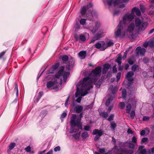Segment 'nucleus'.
Wrapping results in <instances>:
<instances>
[{
    "label": "nucleus",
    "instance_id": "nucleus-1",
    "mask_svg": "<svg viewBox=\"0 0 154 154\" xmlns=\"http://www.w3.org/2000/svg\"><path fill=\"white\" fill-rule=\"evenodd\" d=\"M62 68L59 70L55 75V78L53 81H50L47 82V87L49 88L53 87L54 89L58 90L59 87L62 84V79H60V78L63 76V82H66L69 77L70 73L64 71V67L62 66Z\"/></svg>",
    "mask_w": 154,
    "mask_h": 154
},
{
    "label": "nucleus",
    "instance_id": "nucleus-34",
    "mask_svg": "<svg viewBox=\"0 0 154 154\" xmlns=\"http://www.w3.org/2000/svg\"><path fill=\"white\" fill-rule=\"evenodd\" d=\"M14 90L16 91V96L18 97V85L16 82L15 83Z\"/></svg>",
    "mask_w": 154,
    "mask_h": 154
},
{
    "label": "nucleus",
    "instance_id": "nucleus-11",
    "mask_svg": "<svg viewBox=\"0 0 154 154\" xmlns=\"http://www.w3.org/2000/svg\"><path fill=\"white\" fill-rule=\"evenodd\" d=\"M101 24L100 22L98 21H96L95 23V25L93 27L92 29H91L90 26H89V27L87 28V29H89L90 30H91L93 34H94L100 28Z\"/></svg>",
    "mask_w": 154,
    "mask_h": 154
},
{
    "label": "nucleus",
    "instance_id": "nucleus-62",
    "mask_svg": "<svg viewBox=\"0 0 154 154\" xmlns=\"http://www.w3.org/2000/svg\"><path fill=\"white\" fill-rule=\"evenodd\" d=\"M144 147V146H140L138 148V149L137 151V152H139L140 151H141V150H142V149H143Z\"/></svg>",
    "mask_w": 154,
    "mask_h": 154
},
{
    "label": "nucleus",
    "instance_id": "nucleus-29",
    "mask_svg": "<svg viewBox=\"0 0 154 154\" xmlns=\"http://www.w3.org/2000/svg\"><path fill=\"white\" fill-rule=\"evenodd\" d=\"M110 126V127L112 130V131H114L115 130L117 125L115 122L113 121L111 122Z\"/></svg>",
    "mask_w": 154,
    "mask_h": 154
},
{
    "label": "nucleus",
    "instance_id": "nucleus-22",
    "mask_svg": "<svg viewBox=\"0 0 154 154\" xmlns=\"http://www.w3.org/2000/svg\"><path fill=\"white\" fill-rule=\"evenodd\" d=\"M83 109L82 106L78 105L75 106L74 110L75 111L76 113H79L82 111Z\"/></svg>",
    "mask_w": 154,
    "mask_h": 154
},
{
    "label": "nucleus",
    "instance_id": "nucleus-46",
    "mask_svg": "<svg viewBox=\"0 0 154 154\" xmlns=\"http://www.w3.org/2000/svg\"><path fill=\"white\" fill-rule=\"evenodd\" d=\"M59 63H57L56 64L53 65L52 66V68L53 69L55 70L59 67Z\"/></svg>",
    "mask_w": 154,
    "mask_h": 154
},
{
    "label": "nucleus",
    "instance_id": "nucleus-47",
    "mask_svg": "<svg viewBox=\"0 0 154 154\" xmlns=\"http://www.w3.org/2000/svg\"><path fill=\"white\" fill-rule=\"evenodd\" d=\"M114 116V114H112L110 115L108 119V120L109 121H111L113 120Z\"/></svg>",
    "mask_w": 154,
    "mask_h": 154
},
{
    "label": "nucleus",
    "instance_id": "nucleus-56",
    "mask_svg": "<svg viewBox=\"0 0 154 154\" xmlns=\"http://www.w3.org/2000/svg\"><path fill=\"white\" fill-rule=\"evenodd\" d=\"M121 76V72H119L117 73L116 75V78H117V80L118 81L120 79Z\"/></svg>",
    "mask_w": 154,
    "mask_h": 154
},
{
    "label": "nucleus",
    "instance_id": "nucleus-49",
    "mask_svg": "<svg viewBox=\"0 0 154 154\" xmlns=\"http://www.w3.org/2000/svg\"><path fill=\"white\" fill-rule=\"evenodd\" d=\"M93 105L94 103H92L89 105L86 106H85V109H91L93 107Z\"/></svg>",
    "mask_w": 154,
    "mask_h": 154
},
{
    "label": "nucleus",
    "instance_id": "nucleus-61",
    "mask_svg": "<svg viewBox=\"0 0 154 154\" xmlns=\"http://www.w3.org/2000/svg\"><path fill=\"white\" fill-rule=\"evenodd\" d=\"M146 134V131L144 130H142L140 132V135L141 136H143Z\"/></svg>",
    "mask_w": 154,
    "mask_h": 154
},
{
    "label": "nucleus",
    "instance_id": "nucleus-7",
    "mask_svg": "<svg viewBox=\"0 0 154 154\" xmlns=\"http://www.w3.org/2000/svg\"><path fill=\"white\" fill-rule=\"evenodd\" d=\"M102 72V68L99 66L96 67L91 72L88 76L91 79H94L95 83L97 80H98L100 78Z\"/></svg>",
    "mask_w": 154,
    "mask_h": 154
},
{
    "label": "nucleus",
    "instance_id": "nucleus-14",
    "mask_svg": "<svg viewBox=\"0 0 154 154\" xmlns=\"http://www.w3.org/2000/svg\"><path fill=\"white\" fill-rule=\"evenodd\" d=\"M134 75V73L133 71H130L128 72L126 76V78L129 82H132L133 81V79L132 78Z\"/></svg>",
    "mask_w": 154,
    "mask_h": 154
},
{
    "label": "nucleus",
    "instance_id": "nucleus-19",
    "mask_svg": "<svg viewBox=\"0 0 154 154\" xmlns=\"http://www.w3.org/2000/svg\"><path fill=\"white\" fill-rule=\"evenodd\" d=\"M103 133V131L102 130H99L98 129H95L93 130V134L94 135H96L101 137Z\"/></svg>",
    "mask_w": 154,
    "mask_h": 154
},
{
    "label": "nucleus",
    "instance_id": "nucleus-54",
    "mask_svg": "<svg viewBox=\"0 0 154 154\" xmlns=\"http://www.w3.org/2000/svg\"><path fill=\"white\" fill-rule=\"evenodd\" d=\"M91 127L88 125H86L85 126L84 130L86 131H89L91 129Z\"/></svg>",
    "mask_w": 154,
    "mask_h": 154
},
{
    "label": "nucleus",
    "instance_id": "nucleus-4",
    "mask_svg": "<svg viewBox=\"0 0 154 154\" xmlns=\"http://www.w3.org/2000/svg\"><path fill=\"white\" fill-rule=\"evenodd\" d=\"M97 80L95 83L94 79H91L89 76H87L85 77L81 81V83H83L87 88L88 86H91V87L89 88L90 90L93 87V83H94V85H96L97 87L99 88L100 87L101 84L102 83V80L100 79L97 82Z\"/></svg>",
    "mask_w": 154,
    "mask_h": 154
},
{
    "label": "nucleus",
    "instance_id": "nucleus-12",
    "mask_svg": "<svg viewBox=\"0 0 154 154\" xmlns=\"http://www.w3.org/2000/svg\"><path fill=\"white\" fill-rule=\"evenodd\" d=\"M93 6V4L92 3H90L86 6H83L81 10V14L82 16L85 15L86 13V11L90 8Z\"/></svg>",
    "mask_w": 154,
    "mask_h": 154
},
{
    "label": "nucleus",
    "instance_id": "nucleus-27",
    "mask_svg": "<svg viewBox=\"0 0 154 154\" xmlns=\"http://www.w3.org/2000/svg\"><path fill=\"white\" fill-rule=\"evenodd\" d=\"M89 136L88 133L86 131L83 132L81 134V137L83 140H85Z\"/></svg>",
    "mask_w": 154,
    "mask_h": 154
},
{
    "label": "nucleus",
    "instance_id": "nucleus-32",
    "mask_svg": "<svg viewBox=\"0 0 154 154\" xmlns=\"http://www.w3.org/2000/svg\"><path fill=\"white\" fill-rule=\"evenodd\" d=\"M131 48L132 47L130 46L127 50L125 51L123 57V59H125L126 58L128 54V53L130 50L131 49Z\"/></svg>",
    "mask_w": 154,
    "mask_h": 154
},
{
    "label": "nucleus",
    "instance_id": "nucleus-53",
    "mask_svg": "<svg viewBox=\"0 0 154 154\" xmlns=\"http://www.w3.org/2000/svg\"><path fill=\"white\" fill-rule=\"evenodd\" d=\"M148 140V138L146 137H144L141 140V143H143L146 142Z\"/></svg>",
    "mask_w": 154,
    "mask_h": 154
},
{
    "label": "nucleus",
    "instance_id": "nucleus-57",
    "mask_svg": "<svg viewBox=\"0 0 154 154\" xmlns=\"http://www.w3.org/2000/svg\"><path fill=\"white\" fill-rule=\"evenodd\" d=\"M25 150L27 152H29L31 151V147L29 146H28L25 148Z\"/></svg>",
    "mask_w": 154,
    "mask_h": 154
},
{
    "label": "nucleus",
    "instance_id": "nucleus-20",
    "mask_svg": "<svg viewBox=\"0 0 154 154\" xmlns=\"http://www.w3.org/2000/svg\"><path fill=\"white\" fill-rule=\"evenodd\" d=\"M148 25V23L147 22H142L140 25L139 28L141 31H144L147 27Z\"/></svg>",
    "mask_w": 154,
    "mask_h": 154
},
{
    "label": "nucleus",
    "instance_id": "nucleus-44",
    "mask_svg": "<svg viewBox=\"0 0 154 154\" xmlns=\"http://www.w3.org/2000/svg\"><path fill=\"white\" fill-rule=\"evenodd\" d=\"M137 154H146V151L145 149H142V150L138 152H136L135 154H137Z\"/></svg>",
    "mask_w": 154,
    "mask_h": 154
},
{
    "label": "nucleus",
    "instance_id": "nucleus-21",
    "mask_svg": "<svg viewBox=\"0 0 154 154\" xmlns=\"http://www.w3.org/2000/svg\"><path fill=\"white\" fill-rule=\"evenodd\" d=\"M132 13H134L135 12L136 14L138 16H140L141 15V13L140 10L136 7H134L131 10Z\"/></svg>",
    "mask_w": 154,
    "mask_h": 154
},
{
    "label": "nucleus",
    "instance_id": "nucleus-41",
    "mask_svg": "<svg viewBox=\"0 0 154 154\" xmlns=\"http://www.w3.org/2000/svg\"><path fill=\"white\" fill-rule=\"evenodd\" d=\"M114 45V43L112 42L109 41L108 42L107 44L105 45V47H106L107 48L108 47H110L112 46H113Z\"/></svg>",
    "mask_w": 154,
    "mask_h": 154
},
{
    "label": "nucleus",
    "instance_id": "nucleus-31",
    "mask_svg": "<svg viewBox=\"0 0 154 154\" xmlns=\"http://www.w3.org/2000/svg\"><path fill=\"white\" fill-rule=\"evenodd\" d=\"M100 115L103 118H106L108 116V114L105 111H103L100 113Z\"/></svg>",
    "mask_w": 154,
    "mask_h": 154
},
{
    "label": "nucleus",
    "instance_id": "nucleus-55",
    "mask_svg": "<svg viewBox=\"0 0 154 154\" xmlns=\"http://www.w3.org/2000/svg\"><path fill=\"white\" fill-rule=\"evenodd\" d=\"M117 70L116 66H114L112 67V72L114 73L117 72Z\"/></svg>",
    "mask_w": 154,
    "mask_h": 154
},
{
    "label": "nucleus",
    "instance_id": "nucleus-39",
    "mask_svg": "<svg viewBox=\"0 0 154 154\" xmlns=\"http://www.w3.org/2000/svg\"><path fill=\"white\" fill-rule=\"evenodd\" d=\"M71 128H70V131H69V133L70 134H72L73 133V132H76L78 131V130H75V128L74 127L75 126H71Z\"/></svg>",
    "mask_w": 154,
    "mask_h": 154
},
{
    "label": "nucleus",
    "instance_id": "nucleus-30",
    "mask_svg": "<svg viewBox=\"0 0 154 154\" xmlns=\"http://www.w3.org/2000/svg\"><path fill=\"white\" fill-rule=\"evenodd\" d=\"M80 135V133L79 132L72 134V136L75 140H78L79 139Z\"/></svg>",
    "mask_w": 154,
    "mask_h": 154
},
{
    "label": "nucleus",
    "instance_id": "nucleus-24",
    "mask_svg": "<svg viewBox=\"0 0 154 154\" xmlns=\"http://www.w3.org/2000/svg\"><path fill=\"white\" fill-rule=\"evenodd\" d=\"M131 70L133 72L137 71V72L140 71L139 67L138 65L134 64L131 67Z\"/></svg>",
    "mask_w": 154,
    "mask_h": 154
},
{
    "label": "nucleus",
    "instance_id": "nucleus-43",
    "mask_svg": "<svg viewBox=\"0 0 154 154\" xmlns=\"http://www.w3.org/2000/svg\"><path fill=\"white\" fill-rule=\"evenodd\" d=\"M135 116V112L134 110L131 111L130 113V118L131 119H134Z\"/></svg>",
    "mask_w": 154,
    "mask_h": 154
},
{
    "label": "nucleus",
    "instance_id": "nucleus-15",
    "mask_svg": "<svg viewBox=\"0 0 154 154\" xmlns=\"http://www.w3.org/2000/svg\"><path fill=\"white\" fill-rule=\"evenodd\" d=\"M118 89V88L116 86L113 88V85H111L109 86L108 90L111 91L112 94L114 95L116 93Z\"/></svg>",
    "mask_w": 154,
    "mask_h": 154
},
{
    "label": "nucleus",
    "instance_id": "nucleus-23",
    "mask_svg": "<svg viewBox=\"0 0 154 154\" xmlns=\"http://www.w3.org/2000/svg\"><path fill=\"white\" fill-rule=\"evenodd\" d=\"M103 32H98L94 36L95 37V38H96V39L98 40L100 38L103 37Z\"/></svg>",
    "mask_w": 154,
    "mask_h": 154
},
{
    "label": "nucleus",
    "instance_id": "nucleus-40",
    "mask_svg": "<svg viewBox=\"0 0 154 154\" xmlns=\"http://www.w3.org/2000/svg\"><path fill=\"white\" fill-rule=\"evenodd\" d=\"M55 70L52 67L50 69L47 71L46 72L47 74H52L54 72Z\"/></svg>",
    "mask_w": 154,
    "mask_h": 154
},
{
    "label": "nucleus",
    "instance_id": "nucleus-38",
    "mask_svg": "<svg viewBox=\"0 0 154 154\" xmlns=\"http://www.w3.org/2000/svg\"><path fill=\"white\" fill-rule=\"evenodd\" d=\"M16 145V143H11L9 146V148L10 150L12 149L15 147Z\"/></svg>",
    "mask_w": 154,
    "mask_h": 154
},
{
    "label": "nucleus",
    "instance_id": "nucleus-17",
    "mask_svg": "<svg viewBox=\"0 0 154 154\" xmlns=\"http://www.w3.org/2000/svg\"><path fill=\"white\" fill-rule=\"evenodd\" d=\"M86 55V51H82L78 54V56L81 59H85Z\"/></svg>",
    "mask_w": 154,
    "mask_h": 154
},
{
    "label": "nucleus",
    "instance_id": "nucleus-50",
    "mask_svg": "<svg viewBox=\"0 0 154 154\" xmlns=\"http://www.w3.org/2000/svg\"><path fill=\"white\" fill-rule=\"evenodd\" d=\"M150 117L148 116H144L143 117V121H147L149 120Z\"/></svg>",
    "mask_w": 154,
    "mask_h": 154
},
{
    "label": "nucleus",
    "instance_id": "nucleus-5",
    "mask_svg": "<svg viewBox=\"0 0 154 154\" xmlns=\"http://www.w3.org/2000/svg\"><path fill=\"white\" fill-rule=\"evenodd\" d=\"M60 59L62 60V63L66 64V67L67 70H70L74 66L75 62L73 58L71 57L69 59L68 56L64 55L61 56L60 57Z\"/></svg>",
    "mask_w": 154,
    "mask_h": 154
},
{
    "label": "nucleus",
    "instance_id": "nucleus-25",
    "mask_svg": "<svg viewBox=\"0 0 154 154\" xmlns=\"http://www.w3.org/2000/svg\"><path fill=\"white\" fill-rule=\"evenodd\" d=\"M142 22H141L140 19L139 18H136L135 22L136 27H139Z\"/></svg>",
    "mask_w": 154,
    "mask_h": 154
},
{
    "label": "nucleus",
    "instance_id": "nucleus-42",
    "mask_svg": "<svg viewBox=\"0 0 154 154\" xmlns=\"http://www.w3.org/2000/svg\"><path fill=\"white\" fill-rule=\"evenodd\" d=\"M122 96L124 99H125L126 96V91L125 89H124L122 91Z\"/></svg>",
    "mask_w": 154,
    "mask_h": 154
},
{
    "label": "nucleus",
    "instance_id": "nucleus-13",
    "mask_svg": "<svg viewBox=\"0 0 154 154\" xmlns=\"http://www.w3.org/2000/svg\"><path fill=\"white\" fill-rule=\"evenodd\" d=\"M146 51L145 48H141L140 46L137 47L135 50L136 54L140 55L141 56H143L144 55Z\"/></svg>",
    "mask_w": 154,
    "mask_h": 154
},
{
    "label": "nucleus",
    "instance_id": "nucleus-59",
    "mask_svg": "<svg viewBox=\"0 0 154 154\" xmlns=\"http://www.w3.org/2000/svg\"><path fill=\"white\" fill-rule=\"evenodd\" d=\"M75 29H78L80 28V25L79 23H77L75 26Z\"/></svg>",
    "mask_w": 154,
    "mask_h": 154
},
{
    "label": "nucleus",
    "instance_id": "nucleus-26",
    "mask_svg": "<svg viewBox=\"0 0 154 154\" xmlns=\"http://www.w3.org/2000/svg\"><path fill=\"white\" fill-rule=\"evenodd\" d=\"M114 98V97L112 96H110L107 100L105 103V104L106 106H108L110 103V102L113 100Z\"/></svg>",
    "mask_w": 154,
    "mask_h": 154
},
{
    "label": "nucleus",
    "instance_id": "nucleus-58",
    "mask_svg": "<svg viewBox=\"0 0 154 154\" xmlns=\"http://www.w3.org/2000/svg\"><path fill=\"white\" fill-rule=\"evenodd\" d=\"M132 141H131L132 142H133L134 143H137V139L135 136H134L132 137Z\"/></svg>",
    "mask_w": 154,
    "mask_h": 154
},
{
    "label": "nucleus",
    "instance_id": "nucleus-45",
    "mask_svg": "<svg viewBox=\"0 0 154 154\" xmlns=\"http://www.w3.org/2000/svg\"><path fill=\"white\" fill-rule=\"evenodd\" d=\"M86 23V19L84 18H82L80 20V24L82 25H84Z\"/></svg>",
    "mask_w": 154,
    "mask_h": 154
},
{
    "label": "nucleus",
    "instance_id": "nucleus-64",
    "mask_svg": "<svg viewBox=\"0 0 154 154\" xmlns=\"http://www.w3.org/2000/svg\"><path fill=\"white\" fill-rule=\"evenodd\" d=\"M99 151L100 152L103 153L105 152V150L104 148H100Z\"/></svg>",
    "mask_w": 154,
    "mask_h": 154
},
{
    "label": "nucleus",
    "instance_id": "nucleus-51",
    "mask_svg": "<svg viewBox=\"0 0 154 154\" xmlns=\"http://www.w3.org/2000/svg\"><path fill=\"white\" fill-rule=\"evenodd\" d=\"M47 114L46 111H42L40 114V116H42V117H44Z\"/></svg>",
    "mask_w": 154,
    "mask_h": 154
},
{
    "label": "nucleus",
    "instance_id": "nucleus-6",
    "mask_svg": "<svg viewBox=\"0 0 154 154\" xmlns=\"http://www.w3.org/2000/svg\"><path fill=\"white\" fill-rule=\"evenodd\" d=\"M80 118H77L76 115L73 114L71 118L70 125L72 126H76L79 129L82 130V123Z\"/></svg>",
    "mask_w": 154,
    "mask_h": 154
},
{
    "label": "nucleus",
    "instance_id": "nucleus-35",
    "mask_svg": "<svg viewBox=\"0 0 154 154\" xmlns=\"http://www.w3.org/2000/svg\"><path fill=\"white\" fill-rule=\"evenodd\" d=\"M128 147L129 148L131 149H133L134 148V145L132 143L131 141H129L128 142Z\"/></svg>",
    "mask_w": 154,
    "mask_h": 154
},
{
    "label": "nucleus",
    "instance_id": "nucleus-9",
    "mask_svg": "<svg viewBox=\"0 0 154 154\" xmlns=\"http://www.w3.org/2000/svg\"><path fill=\"white\" fill-rule=\"evenodd\" d=\"M106 43L104 41H100L96 43L94 45L95 47L101 51H104L106 49Z\"/></svg>",
    "mask_w": 154,
    "mask_h": 154
},
{
    "label": "nucleus",
    "instance_id": "nucleus-36",
    "mask_svg": "<svg viewBox=\"0 0 154 154\" xmlns=\"http://www.w3.org/2000/svg\"><path fill=\"white\" fill-rule=\"evenodd\" d=\"M119 106L121 109H124L125 106V103L124 102H121L119 103Z\"/></svg>",
    "mask_w": 154,
    "mask_h": 154
},
{
    "label": "nucleus",
    "instance_id": "nucleus-16",
    "mask_svg": "<svg viewBox=\"0 0 154 154\" xmlns=\"http://www.w3.org/2000/svg\"><path fill=\"white\" fill-rule=\"evenodd\" d=\"M121 154H133V150L126 149H122L121 150Z\"/></svg>",
    "mask_w": 154,
    "mask_h": 154
},
{
    "label": "nucleus",
    "instance_id": "nucleus-60",
    "mask_svg": "<svg viewBox=\"0 0 154 154\" xmlns=\"http://www.w3.org/2000/svg\"><path fill=\"white\" fill-rule=\"evenodd\" d=\"M60 146H57L54 148V151L55 152L60 151Z\"/></svg>",
    "mask_w": 154,
    "mask_h": 154
},
{
    "label": "nucleus",
    "instance_id": "nucleus-2",
    "mask_svg": "<svg viewBox=\"0 0 154 154\" xmlns=\"http://www.w3.org/2000/svg\"><path fill=\"white\" fill-rule=\"evenodd\" d=\"M122 21H120L117 27V30L115 32V35L116 38L124 37L127 33L128 32H132L135 28V25L133 23H131L127 29L126 23H122Z\"/></svg>",
    "mask_w": 154,
    "mask_h": 154
},
{
    "label": "nucleus",
    "instance_id": "nucleus-28",
    "mask_svg": "<svg viewBox=\"0 0 154 154\" xmlns=\"http://www.w3.org/2000/svg\"><path fill=\"white\" fill-rule=\"evenodd\" d=\"M128 61L130 65H132L134 63V59L133 57H130L128 58Z\"/></svg>",
    "mask_w": 154,
    "mask_h": 154
},
{
    "label": "nucleus",
    "instance_id": "nucleus-52",
    "mask_svg": "<svg viewBox=\"0 0 154 154\" xmlns=\"http://www.w3.org/2000/svg\"><path fill=\"white\" fill-rule=\"evenodd\" d=\"M70 97V95H69V96L67 97V99L66 100L65 102V106L66 107H67V105L69 104L68 101L69 100V99Z\"/></svg>",
    "mask_w": 154,
    "mask_h": 154
},
{
    "label": "nucleus",
    "instance_id": "nucleus-10",
    "mask_svg": "<svg viewBox=\"0 0 154 154\" xmlns=\"http://www.w3.org/2000/svg\"><path fill=\"white\" fill-rule=\"evenodd\" d=\"M134 14L133 13H131L128 14H126L125 15L123 18V20L121 21L122 23H127V21H131L132 20L134 17Z\"/></svg>",
    "mask_w": 154,
    "mask_h": 154
},
{
    "label": "nucleus",
    "instance_id": "nucleus-18",
    "mask_svg": "<svg viewBox=\"0 0 154 154\" xmlns=\"http://www.w3.org/2000/svg\"><path fill=\"white\" fill-rule=\"evenodd\" d=\"M110 67V65L108 63H106L104 64L103 68L102 70L103 74L106 73Z\"/></svg>",
    "mask_w": 154,
    "mask_h": 154
},
{
    "label": "nucleus",
    "instance_id": "nucleus-3",
    "mask_svg": "<svg viewBox=\"0 0 154 154\" xmlns=\"http://www.w3.org/2000/svg\"><path fill=\"white\" fill-rule=\"evenodd\" d=\"M91 86H89L87 88L83 83H81V81L77 85L76 92L75 93V97H77L76 101L80 103L82 99V97L86 95L89 91V88Z\"/></svg>",
    "mask_w": 154,
    "mask_h": 154
},
{
    "label": "nucleus",
    "instance_id": "nucleus-48",
    "mask_svg": "<svg viewBox=\"0 0 154 154\" xmlns=\"http://www.w3.org/2000/svg\"><path fill=\"white\" fill-rule=\"evenodd\" d=\"M79 38L80 40L82 41H85L86 40L85 36L83 34L80 35Z\"/></svg>",
    "mask_w": 154,
    "mask_h": 154
},
{
    "label": "nucleus",
    "instance_id": "nucleus-37",
    "mask_svg": "<svg viewBox=\"0 0 154 154\" xmlns=\"http://www.w3.org/2000/svg\"><path fill=\"white\" fill-rule=\"evenodd\" d=\"M149 41V46L151 48H153L154 47V41L151 40Z\"/></svg>",
    "mask_w": 154,
    "mask_h": 154
},
{
    "label": "nucleus",
    "instance_id": "nucleus-33",
    "mask_svg": "<svg viewBox=\"0 0 154 154\" xmlns=\"http://www.w3.org/2000/svg\"><path fill=\"white\" fill-rule=\"evenodd\" d=\"M90 14H89L88 15V14H87V19L90 20V21H92L93 20V15L92 14V12L90 13Z\"/></svg>",
    "mask_w": 154,
    "mask_h": 154
},
{
    "label": "nucleus",
    "instance_id": "nucleus-63",
    "mask_svg": "<svg viewBox=\"0 0 154 154\" xmlns=\"http://www.w3.org/2000/svg\"><path fill=\"white\" fill-rule=\"evenodd\" d=\"M66 112H64L61 115V117L62 118H64L66 116Z\"/></svg>",
    "mask_w": 154,
    "mask_h": 154
},
{
    "label": "nucleus",
    "instance_id": "nucleus-8",
    "mask_svg": "<svg viewBox=\"0 0 154 154\" xmlns=\"http://www.w3.org/2000/svg\"><path fill=\"white\" fill-rule=\"evenodd\" d=\"M128 102L126 106V112L130 113L131 107H135L136 101L134 98H130L128 99Z\"/></svg>",
    "mask_w": 154,
    "mask_h": 154
}]
</instances>
